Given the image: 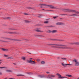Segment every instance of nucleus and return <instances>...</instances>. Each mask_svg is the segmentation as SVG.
Instances as JSON below:
<instances>
[{
	"instance_id": "f257e3e1",
	"label": "nucleus",
	"mask_w": 79,
	"mask_h": 79,
	"mask_svg": "<svg viewBox=\"0 0 79 79\" xmlns=\"http://www.w3.org/2000/svg\"><path fill=\"white\" fill-rule=\"evenodd\" d=\"M48 45H52V47L53 48H62L63 49H69V48L67 47H66V45H64L60 44H49ZM55 46H58V47Z\"/></svg>"
},
{
	"instance_id": "f03ea898",
	"label": "nucleus",
	"mask_w": 79,
	"mask_h": 79,
	"mask_svg": "<svg viewBox=\"0 0 79 79\" xmlns=\"http://www.w3.org/2000/svg\"><path fill=\"white\" fill-rule=\"evenodd\" d=\"M60 10H62L63 11H69L70 12H73V13H75V14H77L79 15V12L76 11L75 10H70V9H60Z\"/></svg>"
},
{
	"instance_id": "7ed1b4c3",
	"label": "nucleus",
	"mask_w": 79,
	"mask_h": 79,
	"mask_svg": "<svg viewBox=\"0 0 79 79\" xmlns=\"http://www.w3.org/2000/svg\"><path fill=\"white\" fill-rule=\"evenodd\" d=\"M27 62L28 63H31V64H35V62L34 61H33L32 60H27Z\"/></svg>"
},
{
	"instance_id": "20e7f679",
	"label": "nucleus",
	"mask_w": 79,
	"mask_h": 79,
	"mask_svg": "<svg viewBox=\"0 0 79 79\" xmlns=\"http://www.w3.org/2000/svg\"><path fill=\"white\" fill-rule=\"evenodd\" d=\"M39 5L40 6V8H45V6H48V5L45 4H39Z\"/></svg>"
},
{
	"instance_id": "39448f33",
	"label": "nucleus",
	"mask_w": 79,
	"mask_h": 79,
	"mask_svg": "<svg viewBox=\"0 0 79 79\" xmlns=\"http://www.w3.org/2000/svg\"><path fill=\"white\" fill-rule=\"evenodd\" d=\"M73 61L75 62V65L76 66H79V62L77 61V60L74 59L73 60Z\"/></svg>"
},
{
	"instance_id": "423d86ee",
	"label": "nucleus",
	"mask_w": 79,
	"mask_h": 79,
	"mask_svg": "<svg viewBox=\"0 0 79 79\" xmlns=\"http://www.w3.org/2000/svg\"><path fill=\"white\" fill-rule=\"evenodd\" d=\"M56 75L57 76H58V78H60V79H63V78H66V77H65L61 76V75L59 73H57V74H56Z\"/></svg>"
},
{
	"instance_id": "0eeeda50",
	"label": "nucleus",
	"mask_w": 79,
	"mask_h": 79,
	"mask_svg": "<svg viewBox=\"0 0 79 79\" xmlns=\"http://www.w3.org/2000/svg\"><path fill=\"white\" fill-rule=\"evenodd\" d=\"M48 7L50 8H52V9H58V8L54 7L53 6L48 5Z\"/></svg>"
},
{
	"instance_id": "6e6552de",
	"label": "nucleus",
	"mask_w": 79,
	"mask_h": 79,
	"mask_svg": "<svg viewBox=\"0 0 79 79\" xmlns=\"http://www.w3.org/2000/svg\"><path fill=\"white\" fill-rule=\"evenodd\" d=\"M56 25H61L62 26L64 25V23L62 22H58L56 23Z\"/></svg>"
},
{
	"instance_id": "1a4fd4ad",
	"label": "nucleus",
	"mask_w": 79,
	"mask_h": 79,
	"mask_svg": "<svg viewBox=\"0 0 79 79\" xmlns=\"http://www.w3.org/2000/svg\"><path fill=\"white\" fill-rule=\"evenodd\" d=\"M48 76H49V77H51L54 78L55 77V75H54L53 74H51V75H48Z\"/></svg>"
},
{
	"instance_id": "9d476101",
	"label": "nucleus",
	"mask_w": 79,
	"mask_h": 79,
	"mask_svg": "<svg viewBox=\"0 0 79 79\" xmlns=\"http://www.w3.org/2000/svg\"><path fill=\"white\" fill-rule=\"evenodd\" d=\"M62 65L64 67H66L67 66V64H64V63H62Z\"/></svg>"
},
{
	"instance_id": "9b49d317",
	"label": "nucleus",
	"mask_w": 79,
	"mask_h": 79,
	"mask_svg": "<svg viewBox=\"0 0 79 79\" xmlns=\"http://www.w3.org/2000/svg\"><path fill=\"white\" fill-rule=\"evenodd\" d=\"M38 77H40V78H43L44 77V76L43 75H39Z\"/></svg>"
},
{
	"instance_id": "f8f14e48",
	"label": "nucleus",
	"mask_w": 79,
	"mask_h": 79,
	"mask_svg": "<svg viewBox=\"0 0 79 79\" xmlns=\"http://www.w3.org/2000/svg\"><path fill=\"white\" fill-rule=\"evenodd\" d=\"M57 32V31L56 30H53L51 31V32L52 33H55Z\"/></svg>"
},
{
	"instance_id": "ddd939ff",
	"label": "nucleus",
	"mask_w": 79,
	"mask_h": 79,
	"mask_svg": "<svg viewBox=\"0 0 79 79\" xmlns=\"http://www.w3.org/2000/svg\"><path fill=\"white\" fill-rule=\"evenodd\" d=\"M66 76L69 77H72V75H66Z\"/></svg>"
},
{
	"instance_id": "4468645a",
	"label": "nucleus",
	"mask_w": 79,
	"mask_h": 79,
	"mask_svg": "<svg viewBox=\"0 0 79 79\" xmlns=\"http://www.w3.org/2000/svg\"><path fill=\"white\" fill-rule=\"evenodd\" d=\"M17 76H24V75H22L21 74H19L17 75Z\"/></svg>"
},
{
	"instance_id": "2eb2a0df",
	"label": "nucleus",
	"mask_w": 79,
	"mask_h": 79,
	"mask_svg": "<svg viewBox=\"0 0 79 79\" xmlns=\"http://www.w3.org/2000/svg\"><path fill=\"white\" fill-rule=\"evenodd\" d=\"M0 68L1 69H3V68L4 69H6L7 68L5 67H0Z\"/></svg>"
},
{
	"instance_id": "dca6fc26",
	"label": "nucleus",
	"mask_w": 79,
	"mask_h": 79,
	"mask_svg": "<svg viewBox=\"0 0 79 79\" xmlns=\"http://www.w3.org/2000/svg\"><path fill=\"white\" fill-rule=\"evenodd\" d=\"M70 16H73L74 17H75V16H78V15L76 14H73V15H71Z\"/></svg>"
},
{
	"instance_id": "f3484780",
	"label": "nucleus",
	"mask_w": 79,
	"mask_h": 79,
	"mask_svg": "<svg viewBox=\"0 0 79 79\" xmlns=\"http://www.w3.org/2000/svg\"><path fill=\"white\" fill-rule=\"evenodd\" d=\"M41 64H45V62L44 61H41Z\"/></svg>"
},
{
	"instance_id": "a211bd4d",
	"label": "nucleus",
	"mask_w": 79,
	"mask_h": 79,
	"mask_svg": "<svg viewBox=\"0 0 79 79\" xmlns=\"http://www.w3.org/2000/svg\"><path fill=\"white\" fill-rule=\"evenodd\" d=\"M6 72H11V70H6Z\"/></svg>"
},
{
	"instance_id": "6ab92c4d",
	"label": "nucleus",
	"mask_w": 79,
	"mask_h": 79,
	"mask_svg": "<svg viewBox=\"0 0 79 79\" xmlns=\"http://www.w3.org/2000/svg\"><path fill=\"white\" fill-rule=\"evenodd\" d=\"M44 23H45L46 24H48V21H45L44 22Z\"/></svg>"
},
{
	"instance_id": "aec40b11",
	"label": "nucleus",
	"mask_w": 79,
	"mask_h": 79,
	"mask_svg": "<svg viewBox=\"0 0 79 79\" xmlns=\"http://www.w3.org/2000/svg\"><path fill=\"white\" fill-rule=\"evenodd\" d=\"M22 59L23 60H25L26 58L24 57H22Z\"/></svg>"
},
{
	"instance_id": "412c9836",
	"label": "nucleus",
	"mask_w": 79,
	"mask_h": 79,
	"mask_svg": "<svg viewBox=\"0 0 79 79\" xmlns=\"http://www.w3.org/2000/svg\"><path fill=\"white\" fill-rule=\"evenodd\" d=\"M61 59L62 60H66V59L64 58H61Z\"/></svg>"
},
{
	"instance_id": "4be33fe9",
	"label": "nucleus",
	"mask_w": 79,
	"mask_h": 79,
	"mask_svg": "<svg viewBox=\"0 0 79 79\" xmlns=\"http://www.w3.org/2000/svg\"><path fill=\"white\" fill-rule=\"evenodd\" d=\"M26 23H30V21L26 20L25 21Z\"/></svg>"
},
{
	"instance_id": "5701e85b",
	"label": "nucleus",
	"mask_w": 79,
	"mask_h": 79,
	"mask_svg": "<svg viewBox=\"0 0 79 79\" xmlns=\"http://www.w3.org/2000/svg\"><path fill=\"white\" fill-rule=\"evenodd\" d=\"M28 8L29 9H32L33 10H35V9L34 8H32L31 7H28Z\"/></svg>"
},
{
	"instance_id": "b1692460",
	"label": "nucleus",
	"mask_w": 79,
	"mask_h": 79,
	"mask_svg": "<svg viewBox=\"0 0 79 79\" xmlns=\"http://www.w3.org/2000/svg\"><path fill=\"white\" fill-rule=\"evenodd\" d=\"M36 31H37V32H42V31H40V30H36Z\"/></svg>"
},
{
	"instance_id": "393cba45",
	"label": "nucleus",
	"mask_w": 79,
	"mask_h": 79,
	"mask_svg": "<svg viewBox=\"0 0 79 79\" xmlns=\"http://www.w3.org/2000/svg\"><path fill=\"white\" fill-rule=\"evenodd\" d=\"M6 19H11V17H8L6 18Z\"/></svg>"
},
{
	"instance_id": "a878e982",
	"label": "nucleus",
	"mask_w": 79,
	"mask_h": 79,
	"mask_svg": "<svg viewBox=\"0 0 79 79\" xmlns=\"http://www.w3.org/2000/svg\"><path fill=\"white\" fill-rule=\"evenodd\" d=\"M7 59H13V58L11 57H9L7 58Z\"/></svg>"
},
{
	"instance_id": "bb28decb",
	"label": "nucleus",
	"mask_w": 79,
	"mask_h": 79,
	"mask_svg": "<svg viewBox=\"0 0 79 79\" xmlns=\"http://www.w3.org/2000/svg\"><path fill=\"white\" fill-rule=\"evenodd\" d=\"M39 16H38V17H40H40L42 16V15H39Z\"/></svg>"
},
{
	"instance_id": "cd10ccee",
	"label": "nucleus",
	"mask_w": 79,
	"mask_h": 79,
	"mask_svg": "<svg viewBox=\"0 0 79 79\" xmlns=\"http://www.w3.org/2000/svg\"><path fill=\"white\" fill-rule=\"evenodd\" d=\"M67 65H68V66H72V64H67Z\"/></svg>"
},
{
	"instance_id": "c85d7f7f",
	"label": "nucleus",
	"mask_w": 79,
	"mask_h": 79,
	"mask_svg": "<svg viewBox=\"0 0 79 79\" xmlns=\"http://www.w3.org/2000/svg\"><path fill=\"white\" fill-rule=\"evenodd\" d=\"M48 11H53V10H47Z\"/></svg>"
},
{
	"instance_id": "c756f323",
	"label": "nucleus",
	"mask_w": 79,
	"mask_h": 79,
	"mask_svg": "<svg viewBox=\"0 0 79 79\" xmlns=\"http://www.w3.org/2000/svg\"><path fill=\"white\" fill-rule=\"evenodd\" d=\"M9 29L10 30H15V29L12 28H9Z\"/></svg>"
},
{
	"instance_id": "7c9ffc66",
	"label": "nucleus",
	"mask_w": 79,
	"mask_h": 79,
	"mask_svg": "<svg viewBox=\"0 0 79 79\" xmlns=\"http://www.w3.org/2000/svg\"><path fill=\"white\" fill-rule=\"evenodd\" d=\"M27 74H32V73H27Z\"/></svg>"
},
{
	"instance_id": "2f4dec72",
	"label": "nucleus",
	"mask_w": 79,
	"mask_h": 79,
	"mask_svg": "<svg viewBox=\"0 0 79 79\" xmlns=\"http://www.w3.org/2000/svg\"><path fill=\"white\" fill-rule=\"evenodd\" d=\"M2 50L4 51H5V49H4V48H2Z\"/></svg>"
},
{
	"instance_id": "473e14b6",
	"label": "nucleus",
	"mask_w": 79,
	"mask_h": 79,
	"mask_svg": "<svg viewBox=\"0 0 79 79\" xmlns=\"http://www.w3.org/2000/svg\"><path fill=\"white\" fill-rule=\"evenodd\" d=\"M37 61H40V59H37Z\"/></svg>"
},
{
	"instance_id": "72a5a7b5",
	"label": "nucleus",
	"mask_w": 79,
	"mask_h": 79,
	"mask_svg": "<svg viewBox=\"0 0 79 79\" xmlns=\"http://www.w3.org/2000/svg\"><path fill=\"white\" fill-rule=\"evenodd\" d=\"M58 16L54 17H53V18H54V19H55V18H58Z\"/></svg>"
},
{
	"instance_id": "f704fd0d",
	"label": "nucleus",
	"mask_w": 79,
	"mask_h": 79,
	"mask_svg": "<svg viewBox=\"0 0 79 79\" xmlns=\"http://www.w3.org/2000/svg\"><path fill=\"white\" fill-rule=\"evenodd\" d=\"M8 50L7 49H5V51H6V52H7V51H8Z\"/></svg>"
},
{
	"instance_id": "c9c22d12",
	"label": "nucleus",
	"mask_w": 79,
	"mask_h": 79,
	"mask_svg": "<svg viewBox=\"0 0 79 79\" xmlns=\"http://www.w3.org/2000/svg\"><path fill=\"white\" fill-rule=\"evenodd\" d=\"M48 32H52V31H51L50 30H49L48 31Z\"/></svg>"
},
{
	"instance_id": "e433bc0d",
	"label": "nucleus",
	"mask_w": 79,
	"mask_h": 79,
	"mask_svg": "<svg viewBox=\"0 0 79 79\" xmlns=\"http://www.w3.org/2000/svg\"><path fill=\"white\" fill-rule=\"evenodd\" d=\"M4 56H6V57L8 56L6 55H4Z\"/></svg>"
},
{
	"instance_id": "4c0bfd02",
	"label": "nucleus",
	"mask_w": 79,
	"mask_h": 79,
	"mask_svg": "<svg viewBox=\"0 0 79 79\" xmlns=\"http://www.w3.org/2000/svg\"><path fill=\"white\" fill-rule=\"evenodd\" d=\"M47 74H50V72H46Z\"/></svg>"
},
{
	"instance_id": "58836bf2",
	"label": "nucleus",
	"mask_w": 79,
	"mask_h": 79,
	"mask_svg": "<svg viewBox=\"0 0 79 79\" xmlns=\"http://www.w3.org/2000/svg\"><path fill=\"white\" fill-rule=\"evenodd\" d=\"M1 74H2V73H0V75H1Z\"/></svg>"
},
{
	"instance_id": "ea45409f",
	"label": "nucleus",
	"mask_w": 79,
	"mask_h": 79,
	"mask_svg": "<svg viewBox=\"0 0 79 79\" xmlns=\"http://www.w3.org/2000/svg\"><path fill=\"white\" fill-rule=\"evenodd\" d=\"M76 44H79V43H76Z\"/></svg>"
},
{
	"instance_id": "a19ab883",
	"label": "nucleus",
	"mask_w": 79,
	"mask_h": 79,
	"mask_svg": "<svg viewBox=\"0 0 79 79\" xmlns=\"http://www.w3.org/2000/svg\"><path fill=\"white\" fill-rule=\"evenodd\" d=\"M24 15H27V14L26 13H25L24 14Z\"/></svg>"
},
{
	"instance_id": "79ce46f5",
	"label": "nucleus",
	"mask_w": 79,
	"mask_h": 79,
	"mask_svg": "<svg viewBox=\"0 0 79 79\" xmlns=\"http://www.w3.org/2000/svg\"><path fill=\"white\" fill-rule=\"evenodd\" d=\"M47 78H50V77H48Z\"/></svg>"
},
{
	"instance_id": "37998d69",
	"label": "nucleus",
	"mask_w": 79,
	"mask_h": 79,
	"mask_svg": "<svg viewBox=\"0 0 79 79\" xmlns=\"http://www.w3.org/2000/svg\"><path fill=\"white\" fill-rule=\"evenodd\" d=\"M0 64H2V62H0Z\"/></svg>"
},
{
	"instance_id": "c03bdc74",
	"label": "nucleus",
	"mask_w": 79,
	"mask_h": 79,
	"mask_svg": "<svg viewBox=\"0 0 79 79\" xmlns=\"http://www.w3.org/2000/svg\"><path fill=\"white\" fill-rule=\"evenodd\" d=\"M0 61H2V60H0Z\"/></svg>"
},
{
	"instance_id": "a18cd8bd",
	"label": "nucleus",
	"mask_w": 79,
	"mask_h": 79,
	"mask_svg": "<svg viewBox=\"0 0 79 79\" xmlns=\"http://www.w3.org/2000/svg\"><path fill=\"white\" fill-rule=\"evenodd\" d=\"M43 10H44V9H43Z\"/></svg>"
},
{
	"instance_id": "49530a36",
	"label": "nucleus",
	"mask_w": 79,
	"mask_h": 79,
	"mask_svg": "<svg viewBox=\"0 0 79 79\" xmlns=\"http://www.w3.org/2000/svg\"><path fill=\"white\" fill-rule=\"evenodd\" d=\"M10 79H13V78H10Z\"/></svg>"
},
{
	"instance_id": "de8ad7c7",
	"label": "nucleus",
	"mask_w": 79,
	"mask_h": 79,
	"mask_svg": "<svg viewBox=\"0 0 79 79\" xmlns=\"http://www.w3.org/2000/svg\"><path fill=\"white\" fill-rule=\"evenodd\" d=\"M58 58H60L58 57Z\"/></svg>"
},
{
	"instance_id": "09e8293b",
	"label": "nucleus",
	"mask_w": 79,
	"mask_h": 79,
	"mask_svg": "<svg viewBox=\"0 0 79 79\" xmlns=\"http://www.w3.org/2000/svg\"><path fill=\"white\" fill-rule=\"evenodd\" d=\"M63 15H64V14H63Z\"/></svg>"
},
{
	"instance_id": "8fccbe9b",
	"label": "nucleus",
	"mask_w": 79,
	"mask_h": 79,
	"mask_svg": "<svg viewBox=\"0 0 79 79\" xmlns=\"http://www.w3.org/2000/svg\"><path fill=\"white\" fill-rule=\"evenodd\" d=\"M5 39H6V38H5Z\"/></svg>"
},
{
	"instance_id": "3c124183",
	"label": "nucleus",
	"mask_w": 79,
	"mask_h": 79,
	"mask_svg": "<svg viewBox=\"0 0 79 79\" xmlns=\"http://www.w3.org/2000/svg\"><path fill=\"white\" fill-rule=\"evenodd\" d=\"M30 59H31V58H30Z\"/></svg>"
},
{
	"instance_id": "603ef678",
	"label": "nucleus",
	"mask_w": 79,
	"mask_h": 79,
	"mask_svg": "<svg viewBox=\"0 0 79 79\" xmlns=\"http://www.w3.org/2000/svg\"><path fill=\"white\" fill-rule=\"evenodd\" d=\"M30 59H31V58H30Z\"/></svg>"
}]
</instances>
